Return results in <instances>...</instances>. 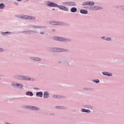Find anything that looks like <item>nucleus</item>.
I'll use <instances>...</instances> for the list:
<instances>
[{
    "label": "nucleus",
    "mask_w": 124,
    "mask_h": 124,
    "mask_svg": "<svg viewBox=\"0 0 124 124\" xmlns=\"http://www.w3.org/2000/svg\"><path fill=\"white\" fill-rule=\"evenodd\" d=\"M40 31L38 32L37 31L35 30H28L22 32V33L23 34H27L28 33L31 32H32L33 33H38L41 35H45V31L40 30Z\"/></svg>",
    "instance_id": "nucleus-1"
},
{
    "label": "nucleus",
    "mask_w": 124,
    "mask_h": 124,
    "mask_svg": "<svg viewBox=\"0 0 124 124\" xmlns=\"http://www.w3.org/2000/svg\"><path fill=\"white\" fill-rule=\"evenodd\" d=\"M62 4L63 5H66L69 6H75L76 5L75 3L71 1L63 2L62 3Z\"/></svg>",
    "instance_id": "nucleus-2"
},
{
    "label": "nucleus",
    "mask_w": 124,
    "mask_h": 124,
    "mask_svg": "<svg viewBox=\"0 0 124 124\" xmlns=\"http://www.w3.org/2000/svg\"><path fill=\"white\" fill-rule=\"evenodd\" d=\"M11 85L14 87L17 88L19 89L22 88L23 87L22 84L17 83H12L11 84Z\"/></svg>",
    "instance_id": "nucleus-3"
},
{
    "label": "nucleus",
    "mask_w": 124,
    "mask_h": 124,
    "mask_svg": "<svg viewBox=\"0 0 124 124\" xmlns=\"http://www.w3.org/2000/svg\"><path fill=\"white\" fill-rule=\"evenodd\" d=\"M69 51V50L68 49L55 47V52H67Z\"/></svg>",
    "instance_id": "nucleus-4"
},
{
    "label": "nucleus",
    "mask_w": 124,
    "mask_h": 124,
    "mask_svg": "<svg viewBox=\"0 0 124 124\" xmlns=\"http://www.w3.org/2000/svg\"><path fill=\"white\" fill-rule=\"evenodd\" d=\"M45 4L48 6L53 7H55L56 4L48 1H46Z\"/></svg>",
    "instance_id": "nucleus-5"
},
{
    "label": "nucleus",
    "mask_w": 124,
    "mask_h": 124,
    "mask_svg": "<svg viewBox=\"0 0 124 124\" xmlns=\"http://www.w3.org/2000/svg\"><path fill=\"white\" fill-rule=\"evenodd\" d=\"M21 80H31L33 81L35 80L34 78H30L28 77L22 76Z\"/></svg>",
    "instance_id": "nucleus-6"
},
{
    "label": "nucleus",
    "mask_w": 124,
    "mask_h": 124,
    "mask_svg": "<svg viewBox=\"0 0 124 124\" xmlns=\"http://www.w3.org/2000/svg\"><path fill=\"white\" fill-rule=\"evenodd\" d=\"M90 9L93 10H101L102 9L101 7H99L96 6H93L91 7Z\"/></svg>",
    "instance_id": "nucleus-7"
},
{
    "label": "nucleus",
    "mask_w": 124,
    "mask_h": 124,
    "mask_svg": "<svg viewBox=\"0 0 124 124\" xmlns=\"http://www.w3.org/2000/svg\"><path fill=\"white\" fill-rule=\"evenodd\" d=\"M32 27L33 28L36 29H45L47 28L46 26L40 25H33Z\"/></svg>",
    "instance_id": "nucleus-8"
},
{
    "label": "nucleus",
    "mask_w": 124,
    "mask_h": 124,
    "mask_svg": "<svg viewBox=\"0 0 124 124\" xmlns=\"http://www.w3.org/2000/svg\"><path fill=\"white\" fill-rule=\"evenodd\" d=\"M63 59V60L62 62L64 64H66L69 65H72V64L69 62V61L70 60L68 59H69L64 58Z\"/></svg>",
    "instance_id": "nucleus-9"
},
{
    "label": "nucleus",
    "mask_w": 124,
    "mask_h": 124,
    "mask_svg": "<svg viewBox=\"0 0 124 124\" xmlns=\"http://www.w3.org/2000/svg\"><path fill=\"white\" fill-rule=\"evenodd\" d=\"M56 25L66 26L68 25V24L65 23L57 21Z\"/></svg>",
    "instance_id": "nucleus-10"
},
{
    "label": "nucleus",
    "mask_w": 124,
    "mask_h": 124,
    "mask_svg": "<svg viewBox=\"0 0 124 124\" xmlns=\"http://www.w3.org/2000/svg\"><path fill=\"white\" fill-rule=\"evenodd\" d=\"M102 74L108 77H111L112 76V74L111 73H109L107 72H102Z\"/></svg>",
    "instance_id": "nucleus-11"
},
{
    "label": "nucleus",
    "mask_w": 124,
    "mask_h": 124,
    "mask_svg": "<svg viewBox=\"0 0 124 124\" xmlns=\"http://www.w3.org/2000/svg\"><path fill=\"white\" fill-rule=\"evenodd\" d=\"M1 34L3 36H7L8 35H11L12 34V33L10 31H6L5 32H2L1 33Z\"/></svg>",
    "instance_id": "nucleus-12"
},
{
    "label": "nucleus",
    "mask_w": 124,
    "mask_h": 124,
    "mask_svg": "<svg viewBox=\"0 0 124 124\" xmlns=\"http://www.w3.org/2000/svg\"><path fill=\"white\" fill-rule=\"evenodd\" d=\"M47 49L49 51L52 52H55V47H47Z\"/></svg>",
    "instance_id": "nucleus-13"
},
{
    "label": "nucleus",
    "mask_w": 124,
    "mask_h": 124,
    "mask_svg": "<svg viewBox=\"0 0 124 124\" xmlns=\"http://www.w3.org/2000/svg\"><path fill=\"white\" fill-rule=\"evenodd\" d=\"M43 93L42 92H37L36 93V96L37 97H42L43 96Z\"/></svg>",
    "instance_id": "nucleus-14"
},
{
    "label": "nucleus",
    "mask_w": 124,
    "mask_h": 124,
    "mask_svg": "<svg viewBox=\"0 0 124 124\" xmlns=\"http://www.w3.org/2000/svg\"><path fill=\"white\" fill-rule=\"evenodd\" d=\"M49 97V93L47 91L44 92V93L43 97L44 98H47Z\"/></svg>",
    "instance_id": "nucleus-15"
},
{
    "label": "nucleus",
    "mask_w": 124,
    "mask_h": 124,
    "mask_svg": "<svg viewBox=\"0 0 124 124\" xmlns=\"http://www.w3.org/2000/svg\"><path fill=\"white\" fill-rule=\"evenodd\" d=\"M55 108H56L59 109H66L67 108L66 107L63 106H57L55 107Z\"/></svg>",
    "instance_id": "nucleus-16"
},
{
    "label": "nucleus",
    "mask_w": 124,
    "mask_h": 124,
    "mask_svg": "<svg viewBox=\"0 0 124 124\" xmlns=\"http://www.w3.org/2000/svg\"><path fill=\"white\" fill-rule=\"evenodd\" d=\"M22 75H14L13 77L17 79H18L20 80H21Z\"/></svg>",
    "instance_id": "nucleus-17"
},
{
    "label": "nucleus",
    "mask_w": 124,
    "mask_h": 124,
    "mask_svg": "<svg viewBox=\"0 0 124 124\" xmlns=\"http://www.w3.org/2000/svg\"><path fill=\"white\" fill-rule=\"evenodd\" d=\"M80 12L81 13L84 14H86L88 13V11L87 10L84 9H81Z\"/></svg>",
    "instance_id": "nucleus-18"
},
{
    "label": "nucleus",
    "mask_w": 124,
    "mask_h": 124,
    "mask_svg": "<svg viewBox=\"0 0 124 124\" xmlns=\"http://www.w3.org/2000/svg\"><path fill=\"white\" fill-rule=\"evenodd\" d=\"M81 111L83 112H86L89 113L90 112V111L89 109H86L84 108H82L81 109Z\"/></svg>",
    "instance_id": "nucleus-19"
},
{
    "label": "nucleus",
    "mask_w": 124,
    "mask_h": 124,
    "mask_svg": "<svg viewBox=\"0 0 124 124\" xmlns=\"http://www.w3.org/2000/svg\"><path fill=\"white\" fill-rule=\"evenodd\" d=\"M36 19V17L34 16H29L28 20H35Z\"/></svg>",
    "instance_id": "nucleus-20"
},
{
    "label": "nucleus",
    "mask_w": 124,
    "mask_h": 124,
    "mask_svg": "<svg viewBox=\"0 0 124 124\" xmlns=\"http://www.w3.org/2000/svg\"><path fill=\"white\" fill-rule=\"evenodd\" d=\"M32 110H34L39 111L40 110V108L38 107L35 106H32Z\"/></svg>",
    "instance_id": "nucleus-21"
},
{
    "label": "nucleus",
    "mask_w": 124,
    "mask_h": 124,
    "mask_svg": "<svg viewBox=\"0 0 124 124\" xmlns=\"http://www.w3.org/2000/svg\"><path fill=\"white\" fill-rule=\"evenodd\" d=\"M52 97L57 98H62L63 97L62 96L60 95H53Z\"/></svg>",
    "instance_id": "nucleus-22"
},
{
    "label": "nucleus",
    "mask_w": 124,
    "mask_h": 124,
    "mask_svg": "<svg viewBox=\"0 0 124 124\" xmlns=\"http://www.w3.org/2000/svg\"><path fill=\"white\" fill-rule=\"evenodd\" d=\"M57 21H50L49 22V23L51 24L56 25Z\"/></svg>",
    "instance_id": "nucleus-23"
},
{
    "label": "nucleus",
    "mask_w": 124,
    "mask_h": 124,
    "mask_svg": "<svg viewBox=\"0 0 124 124\" xmlns=\"http://www.w3.org/2000/svg\"><path fill=\"white\" fill-rule=\"evenodd\" d=\"M70 11L72 12H76L77 9L75 7H72Z\"/></svg>",
    "instance_id": "nucleus-24"
},
{
    "label": "nucleus",
    "mask_w": 124,
    "mask_h": 124,
    "mask_svg": "<svg viewBox=\"0 0 124 124\" xmlns=\"http://www.w3.org/2000/svg\"><path fill=\"white\" fill-rule=\"evenodd\" d=\"M71 41V39H70L64 38V42H70Z\"/></svg>",
    "instance_id": "nucleus-25"
},
{
    "label": "nucleus",
    "mask_w": 124,
    "mask_h": 124,
    "mask_svg": "<svg viewBox=\"0 0 124 124\" xmlns=\"http://www.w3.org/2000/svg\"><path fill=\"white\" fill-rule=\"evenodd\" d=\"M41 61V59L38 57H35V61L37 62H40Z\"/></svg>",
    "instance_id": "nucleus-26"
},
{
    "label": "nucleus",
    "mask_w": 124,
    "mask_h": 124,
    "mask_svg": "<svg viewBox=\"0 0 124 124\" xmlns=\"http://www.w3.org/2000/svg\"><path fill=\"white\" fill-rule=\"evenodd\" d=\"M26 95H30L31 96H32L33 95V94L31 92L28 91L26 92Z\"/></svg>",
    "instance_id": "nucleus-27"
},
{
    "label": "nucleus",
    "mask_w": 124,
    "mask_h": 124,
    "mask_svg": "<svg viewBox=\"0 0 124 124\" xmlns=\"http://www.w3.org/2000/svg\"><path fill=\"white\" fill-rule=\"evenodd\" d=\"M16 17L17 18L23 19V15H17L16 16Z\"/></svg>",
    "instance_id": "nucleus-28"
},
{
    "label": "nucleus",
    "mask_w": 124,
    "mask_h": 124,
    "mask_svg": "<svg viewBox=\"0 0 124 124\" xmlns=\"http://www.w3.org/2000/svg\"><path fill=\"white\" fill-rule=\"evenodd\" d=\"M85 91H91L92 90V88H90L85 87L83 89Z\"/></svg>",
    "instance_id": "nucleus-29"
},
{
    "label": "nucleus",
    "mask_w": 124,
    "mask_h": 124,
    "mask_svg": "<svg viewBox=\"0 0 124 124\" xmlns=\"http://www.w3.org/2000/svg\"><path fill=\"white\" fill-rule=\"evenodd\" d=\"M94 4V3L93 1H88V5L91 6V5H93Z\"/></svg>",
    "instance_id": "nucleus-30"
},
{
    "label": "nucleus",
    "mask_w": 124,
    "mask_h": 124,
    "mask_svg": "<svg viewBox=\"0 0 124 124\" xmlns=\"http://www.w3.org/2000/svg\"><path fill=\"white\" fill-rule=\"evenodd\" d=\"M63 6L62 5H58L57 4H56V5L55 7H57L58 8H59L60 9L62 10L63 8Z\"/></svg>",
    "instance_id": "nucleus-31"
},
{
    "label": "nucleus",
    "mask_w": 124,
    "mask_h": 124,
    "mask_svg": "<svg viewBox=\"0 0 124 124\" xmlns=\"http://www.w3.org/2000/svg\"><path fill=\"white\" fill-rule=\"evenodd\" d=\"M29 16L26 15H23V19L28 20Z\"/></svg>",
    "instance_id": "nucleus-32"
},
{
    "label": "nucleus",
    "mask_w": 124,
    "mask_h": 124,
    "mask_svg": "<svg viewBox=\"0 0 124 124\" xmlns=\"http://www.w3.org/2000/svg\"><path fill=\"white\" fill-rule=\"evenodd\" d=\"M5 7L4 4L3 3H1L0 4V9H3Z\"/></svg>",
    "instance_id": "nucleus-33"
},
{
    "label": "nucleus",
    "mask_w": 124,
    "mask_h": 124,
    "mask_svg": "<svg viewBox=\"0 0 124 124\" xmlns=\"http://www.w3.org/2000/svg\"><path fill=\"white\" fill-rule=\"evenodd\" d=\"M88 1L83 2L82 3V5L83 6L88 5Z\"/></svg>",
    "instance_id": "nucleus-34"
},
{
    "label": "nucleus",
    "mask_w": 124,
    "mask_h": 124,
    "mask_svg": "<svg viewBox=\"0 0 124 124\" xmlns=\"http://www.w3.org/2000/svg\"><path fill=\"white\" fill-rule=\"evenodd\" d=\"M64 38L59 37L58 41L63 42Z\"/></svg>",
    "instance_id": "nucleus-35"
},
{
    "label": "nucleus",
    "mask_w": 124,
    "mask_h": 124,
    "mask_svg": "<svg viewBox=\"0 0 124 124\" xmlns=\"http://www.w3.org/2000/svg\"><path fill=\"white\" fill-rule=\"evenodd\" d=\"M92 81L96 83H98L99 82V81L98 79H96L95 80L93 79L92 80Z\"/></svg>",
    "instance_id": "nucleus-36"
},
{
    "label": "nucleus",
    "mask_w": 124,
    "mask_h": 124,
    "mask_svg": "<svg viewBox=\"0 0 124 124\" xmlns=\"http://www.w3.org/2000/svg\"><path fill=\"white\" fill-rule=\"evenodd\" d=\"M62 10L64 11H68V9L67 7H66L65 6H63V8L62 9Z\"/></svg>",
    "instance_id": "nucleus-37"
},
{
    "label": "nucleus",
    "mask_w": 124,
    "mask_h": 124,
    "mask_svg": "<svg viewBox=\"0 0 124 124\" xmlns=\"http://www.w3.org/2000/svg\"><path fill=\"white\" fill-rule=\"evenodd\" d=\"M35 57L31 56L29 57V59L32 61H35Z\"/></svg>",
    "instance_id": "nucleus-38"
},
{
    "label": "nucleus",
    "mask_w": 124,
    "mask_h": 124,
    "mask_svg": "<svg viewBox=\"0 0 124 124\" xmlns=\"http://www.w3.org/2000/svg\"><path fill=\"white\" fill-rule=\"evenodd\" d=\"M58 37L54 36L53 37V39H54L57 41H58Z\"/></svg>",
    "instance_id": "nucleus-39"
},
{
    "label": "nucleus",
    "mask_w": 124,
    "mask_h": 124,
    "mask_svg": "<svg viewBox=\"0 0 124 124\" xmlns=\"http://www.w3.org/2000/svg\"><path fill=\"white\" fill-rule=\"evenodd\" d=\"M104 39L108 41L111 40V39L110 38L108 37L106 39Z\"/></svg>",
    "instance_id": "nucleus-40"
},
{
    "label": "nucleus",
    "mask_w": 124,
    "mask_h": 124,
    "mask_svg": "<svg viewBox=\"0 0 124 124\" xmlns=\"http://www.w3.org/2000/svg\"><path fill=\"white\" fill-rule=\"evenodd\" d=\"M87 108L90 109H92L93 108V107L91 105L87 106Z\"/></svg>",
    "instance_id": "nucleus-41"
},
{
    "label": "nucleus",
    "mask_w": 124,
    "mask_h": 124,
    "mask_svg": "<svg viewBox=\"0 0 124 124\" xmlns=\"http://www.w3.org/2000/svg\"><path fill=\"white\" fill-rule=\"evenodd\" d=\"M120 9L124 10V6H121Z\"/></svg>",
    "instance_id": "nucleus-42"
},
{
    "label": "nucleus",
    "mask_w": 124,
    "mask_h": 124,
    "mask_svg": "<svg viewBox=\"0 0 124 124\" xmlns=\"http://www.w3.org/2000/svg\"><path fill=\"white\" fill-rule=\"evenodd\" d=\"M4 51V49L0 48V52H3Z\"/></svg>",
    "instance_id": "nucleus-43"
},
{
    "label": "nucleus",
    "mask_w": 124,
    "mask_h": 124,
    "mask_svg": "<svg viewBox=\"0 0 124 124\" xmlns=\"http://www.w3.org/2000/svg\"><path fill=\"white\" fill-rule=\"evenodd\" d=\"M32 106H29L28 109L29 110H32Z\"/></svg>",
    "instance_id": "nucleus-44"
},
{
    "label": "nucleus",
    "mask_w": 124,
    "mask_h": 124,
    "mask_svg": "<svg viewBox=\"0 0 124 124\" xmlns=\"http://www.w3.org/2000/svg\"><path fill=\"white\" fill-rule=\"evenodd\" d=\"M121 6H116V7L117 8H118L119 9H120Z\"/></svg>",
    "instance_id": "nucleus-45"
},
{
    "label": "nucleus",
    "mask_w": 124,
    "mask_h": 124,
    "mask_svg": "<svg viewBox=\"0 0 124 124\" xmlns=\"http://www.w3.org/2000/svg\"><path fill=\"white\" fill-rule=\"evenodd\" d=\"M21 107L23 108H26V106L23 105L21 106Z\"/></svg>",
    "instance_id": "nucleus-46"
},
{
    "label": "nucleus",
    "mask_w": 124,
    "mask_h": 124,
    "mask_svg": "<svg viewBox=\"0 0 124 124\" xmlns=\"http://www.w3.org/2000/svg\"><path fill=\"white\" fill-rule=\"evenodd\" d=\"M34 89L35 90H38L39 89V88H34Z\"/></svg>",
    "instance_id": "nucleus-47"
},
{
    "label": "nucleus",
    "mask_w": 124,
    "mask_h": 124,
    "mask_svg": "<svg viewBox=\"0 0 124 124\" xmlns=\"http://www.w3.org/2000/svg\"><path fill=\"white\" fill-rule=\"evenodd\" d=\"M29 106V105H28L26 106V108H28Z\"/></svg>",
    "instance_id": "nucleus-48"
},
{
    "label": "nucleus",
    "mask_w": 124,
    "mask_h": 124,
    "mask_svg": "<svg viewBox=\"0 0 124 124\" xmlns=\"http://www.w3.org/2000/svg\"><path fill=\"white\" fill-rule=\"evenodd\" d=\"M105 37L104 36H103V37H101V38L102 39H104L105 38Z\"/></svg>",
    "instance_id": "nucleus-49"
},
{
    "label": "nucleus",
    "mask_w": 124,
    "mask_h": 124,
    "mask_svg": "<svg viewBox=\"0 0 124 124\" xmlns=\"http://www.w3.org/2000/svg\"><path fill=\"white\" fill-rule=\"evenodd\" d=\"M15 4L16 5H18V3L17 2H15Z\"/></svg>",
    "instance_id": "nucleus-50"
},
{
    "label": "nucleus",
    "mask_w": 124,
    "mask_h": 124,
    "mask_svg": "<svg viewBox=\"0 0 124 124\" xmlns=\"http://www.w3.org/2000/svg\"><path fill=\"white\" fill-rule=\"evenodd\" d=\"M56 31L55 30V29H54L52 30V31Z\"/></svg>",
    "instance_id": "nucleus-51"
},
{
    "label": "nucleus",
    "mask_w": 124,
    "mask_h": 124,
    "mask_svg": "<svg viewBox=\"0 0 124 124\" xmlns=\"http://www.w3.org/2000/svg\"><path fill=\"white\" fill-rule=\"evenodd\" d=\"M51 115L52 116H54V114H51Z\"/></svg>",
    "instance_id": "nucleus-52"
},
{
    "label": "nucleus",
    "mask_w": 124,
    "mask_h": 124,
    "mask_svg": "<svg viewBox=\"0 0 124 124\" xmlns=\"http://www.w3.org/2000/svg\"><path fill=\"white\" fill-rule=\"evenodd\" d=\"M17 1H21L22 0H17Z\"/></svg>",
    "instance_id": "nucleus-53"
},
{
    "label": "nucleus",
    "mask_w": 124,
    "mask_h": 124,
    "mask_svg": "<svg viewBox=\"0 0 124 124\" xmlns=\"http://www.w3.org/2000/svg\"><path fill=\"white\" fill-rule=\"evenodd\" d=\"M58 62L60 63H62V62L61 61H59Z\"/></svg>",
    "instance_id": "nucleus-54"
},
{
    "label": "nucleus",
    "mask_w": 124,
    "mask_h": 124,
    "mask_svg": "<svg viewBox=\"0 0 124 124\" xmlns=\"http://www.w3.org/2000/svg\"><path fill=\"white\" fill-rule=\"evenodd\" d=\"M54 10V8H53V9H52V10Z\"/></svg>",
    "instance_id": "nucleus-55"
}]
</instances>
